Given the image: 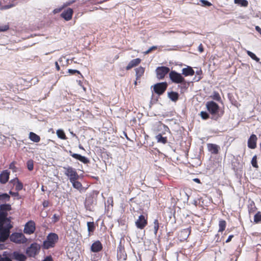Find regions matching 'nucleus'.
<instances>
[{
	"instance_id": "nucleus-1",
	"label": "nucleus",
	"mask_w": 261,
	"mask_h": 261,
	"mask_svg": "<svg viewBox=\"0 0 261 261\" xmlns=\"http://www.w3.org/2000/svg\"><path fill=\"white\" fill-rule=\"evenodd\" d=\"M206 111H202L199 114L203 120L209 119L217 121L224 113V110L216 101L209 100L205 103Z\"/></svg>"
},
{
	"instance_id": "nucleus-12",
	"label": "nucleus",
	"mask_w": 261,
	"mask_h": 261,
	"mask_svg": "<svg viewBox=\"0 0 261 261\" xmlns=\"http://www.w3.org/2000/svg\"><path fill=\"white\" fill-rule=\"evenodd\" d=\"M10 240L16 243H24L27 239L22 233H14L10 237Z\"/></svg>"
},
{
	"instance_id": "nucleus-46",
	"label": "nucleus",
	"mask_w": 261,
	"mask_h": 261,
	"mask_svg": "<svg viewBox=\"0 0 261 261\" xmlns=\"http://www.w3.org/2000/svg\"><path fill=\"white\" fill-rule=\"evenodd\" d=\"M251 164L253 168H258V165L257 164V155L255 154L252 158Z\"/></svg>"
},
{
	"instance_id": "nucleus-36",
	"label": "nucleus",
	"mask_w": 261,
	"mask_h": 261,
	"mask_svg": "<svg viewBox=\"0 0 261 261\" xmlns=\"http://www.w3.org/2000/svg\"><path fill=\"white\" fill-rule=\"evenodd\" d=\"M195 73L196 74V75L195 76V77L193 78L192 81L193 83L195 82H198L203 77L202 75L203 73L201 68L195 71Z\"/></svg>"
},
{
	"instance_id": "nucleus-40",
	"label": "nucleus",
	"mask_w": 261,
	"mask_h": 261,
	"mask_svg": "<svg viewBox=\"0 0 261 261\" xmlns=\"http://www.w3.org/2000/svg\"><path fill=\"white\" fill-rule=\"evenodd\" d=\"M0 198L2 202H6L10 199L9 193L0 192Z\"/></svg>"
},
{
	"instance_id": "nucleus-27",
	"label": "nucleus",
	"mask_w": 261,
	"mask_h": 261,
	"mask_svg": "<svg viewBox=\"0 0 261 261\" xmlns=\"http://www.w3.org/2000/svg\"><path fill=\"white\" fill-rule=\"evenodd\" d=\"M102 248V244L99 241L94 242L91 246V250L93 252H98L100 251Z\"/></svg>"
},
{
	"instance_id": "nucleus-31",
	"label": "nucleus",
	"mask_w": 261,
	"mask_h": 261,
	"mask_svg": "<svg viewBox=\"0 0 261 261\" xmlns=\"http://www.w3.org/2000/svg\"><path fill=\"white\" fill-rule=\"evenodd\" d=\"M136 71V79L139 80L140 77L143 75L145 72V68L142 66H140L135 69Z\"/></svg>"
},
{
	"instance_id": "nucleus-4",
	"label": "nucleus",
	"mask_w": 261,
	"mask_h": 261,
	"mask_svg": "<svg viewBox=\"0 0 261 261\" xmlns=\"http://www.w3.org/2000/svg\"><path fill=\"white\" fill-rule=\"evenodd\" d=\"M168 84L167 82H159L152 85L150 89L152 92V97L153 96L154 94H156L158 97H160L163 95L166 91Z\"/></svg>"
},
{
	"instance_id": "nucleus-6",
	"label": "nucleus",
	"mask_w": 261,
	"mask_h": 261,
	"mask_svg": "<svg viewBox=\"0 0 261 261\" xmlns=\"http://www.w3.org/2000/svg\"><path fill=\"white\" fill-rule=\"evenodd\" d=\"M64 170V174L68 178L69 181L79 179L80 176L77 172L76 170L73 167L67 166L63 167Z\"/></svg>"
},
{
	"instance_id": "nucleus-21",
	"label": "nucleus",
	"mask_w": 261,
	"mask_h": 261,
	"mask_svg": "<svg viewBox=\"0 0 261 261\" xmlns=\"http://www.w3.org/2000/svg\"><path fill=\"white\" fill-rule=\"evenodd\" d=\"M207 147L208 151L213 154H218L220 150V147L216 144L208 143Z\"/></svg>"
},
{
	"instance_id": "nucleus-53",
	"label": "nucleus",
	"mask_w": 261,
	"mask_h": 261,
	"mask_svg": "<svg viewBox=\"0 0 261 261\" xmlns=\"http://www.w3.org/2000/svg\"><path fill=\"white\" fill-rule=\"evenodd\" d=\"M158 46L153 45V46L150 47L147 50L144 51L143 53L144 55H147V54H149L150 53H151L152 51L158 49Z\"/></svg>"
},
{
	"instance_id": "nucleus-49",
	"label": "nucleus",
	"mask_w": 261,
	"mask_h": 261,
	"mask_svg": "<svg viewBox=\"0 0 261 261\" xmlns=\"http://www.w3.org/2000/svg\"><path fill=\"white\" fill-rule=\"evenodd\" d=\"M17 162L15 161H12L9 165V168L12 170L13 172L17 171V168L15 166Z\"/></svg>"
},
{
	"instance_id": "nucleus-64",
	"label": "nucleus",
	"mask_w": 261,
	"mask_h": 261,
	"mask_svg": "<svg viewBox=\"0 0 261 261\" xmlns=\"http://www.w3.org/2000/svg\"><path fill=\"white\" fill-rule=\"evenodd\" d=\"M255 29L256 32L259 33L260 34H261V28H260V27L259 26L256 25L255 27Z\"/></svg>"
},
{
	"instance_id": "nucleus-52",
	"label": "nucleus",
	"mask_w": 261,
	"mask_h": 261,
	"mask_svg": "<svg viewBox=\"0 0 261 261\" xmlns=\"http://www.w3.org/2000/svg\"><path fill=\"white\" fill-rule=\"evenodd\" d=\"M88 230L89 232H93L94 229V225L93 222H87Z\"/></svg>"
},
{
	"instance_id": "nucleus-15",
	"label": "nucleus",
	"mask_w": 261,
	"mask_h": 261,
	"mask_svg": "<svg viewBox=\"0 0 261 261\" xmlns=\"http://www.w3.org/2000/svg\"><path fill=\"white\" fill-rule=\"evenodd\" d=\"M73 14V9L71 8H68L61 13V14H60V16L61 18H63L65 21H68L72 19Z\"/></svg>"
},
{
	"instance_id": "nucleus-45",
	"label": "nucleus",
	"mask_w": 261,
	"mask_h": 261,
	"mask_svg": "<svg viewBox=\"0 0 261 261\" xmlns=\"http://www.w3.org/2000/svg\"><path fill=\"white\" fill-rule=\"evenodd\" d=\"M248 212H255L256 207L255 205V203L253 201H251L248 204Z\"/></svg>"
},
{
	"instance_id": "nucleus-28",
	"label": "nucleus",
	"mask_w": 261,
	"mask_h": 261,
	"mask_svg": "<svg viewBox=\"0 0 261 261\" xmlns=\"http://www.w3.org/2000/svg\"><path fill=\"white\" fill-rule=\"evenodd\" d=\"M29 139L34 143H38L40 141V137L33 132L29 133Z\"/></svg>"
},
{
	"instance_id": "nucleus-54",
	"label": "nucleus",
	"mask_w": 261,
	"mask_h": 261,
	"mask_svg": "<svg viewBox=\"0 0 261 261\" xmlns=\"http://www.w3.org/2000/svg\"><path fill=\"white\" fill-rule=\"evenodd\" d=\"M159 97L158 96H156L155 97H154V96H153V97L151 96V100H150V104H149V107L151 108V106L154 105V103H155L159 100Z\"/></svg>"
},
{
	"instance_id": "nucleus-9",
	"label": "nucleus",
	"mask_w": 261,
	"mask_h": 261,
	"mask_svg": "<svg viewBox=\"0 0 261 261\" xmlns=\"http://www.w3.org/2000/svg\"><path fill=\"white\" fill-rule=\"evenodd\" d=\"M40 246L37 243H32L26 249V254L31 257H34L39 252Z\"/></svg>"
},
{
	"instance_id": "nucleus-29",
	"label": "nucleus",
	"mask_w": 261,
	"mask_h": 261,
	"mask_svg": "<svg viewBox=\"0 0 261 261\" xmlns=\"http://www.w3.org/2000/svg\"><path fill=\"white\" fill-rule=\"evenodd\" d=\"M191 232L190 228H186L182 229L179 233V236L182 240H186Z\"/></svg>"
},
{
	"instance_id": "nucleus-7",
	"label": "nucleus",
	"mask_w": 261,
	"mask_h": 261,
	"mask_svg": "<svg viewBox=\"0 0 261 261\" xmlns=\"http://www.w3.org/2000/svg\"><path fill=\"white\" fill-rule=\"evenodd\" d=\"M63 149L64 151L68 153L74 159L81 162L84 164L88 165L90 163V159L86 156L82 155L79 153H73L71 150H68L64 147H63Z\"/></svg>"
},
{
	"instance_id": "nucleus-33",
	"label": "nucleus",
	"mask_w": 261,
	"mask_h": 261,
	"mask_svg": "<svg viewBox=\"0 0 261 261\" xmlns=\"http://www.w3.org/2000/svg\"><path fill=\"white\" fill-rule=\"evenodd\" d=\"M12 209L11 205L6 202L0 204V212H6V211H10Z\"/></svg>"
},
{
	"instance_id": "nucleus-34",
	"label": "nucleus",
	"mask_w": 261,
	"mask_h": 261,
	"mask_svg": "<svg viewBox=\"0 0 261 261\" xmlns=\"http://www.w3.org/2000/svg\"><path fill=\"white\" fill-rule=\"evenodd\" d=\"M234 3L241 7H247L249 3L247 0H234Z\"/></svg>"
},
{
	"instance_id": "nucleus-39",
	"label": "nucleus",
	"mask_w": 261,
	"mask_h": 261,
	"mask_svg": "<svg viewBox=\"0 0 261 261\" xmlns=\"http://www.w3.org/2000/svg\"><path fill=\"white\" fill-rule=\"evenodd\" d=\"M56 134L58 138L61 140H66L67 139L65 133L62 129H58L56 132Z\"/></svg>"
},
{
	"instance_id": "nucleus-17",
	"label": "nucleus",
	"mask_w": 261,
	"mask_h": 261,
	"mask_svg": "<svg viewBox=\"0 0 261 261\" xmlns=\"http://www.w3.org/2000/svg\"><path fill=\"white\" fill-rule=\"evenodd\" d=\"M193 83V81H187L185 77L182 79V81L178 83V88L180 89V93H184L186 91L191 83Z\"/></svg>"
},
{
	"instance_id": "nucleus-3",
	"label": "nucleus",
	"mask_w": 261,
	"mask_h": 261,
	"mask_svg": "<svg viewBox=\"0 0 261 261\" xmlns=\"http://www.w3.org/2000/svg\"><path fill=\"white\" fill-rule=\"evenodd\" d=\"M99 192L97 190H93L87 195L85 201V207L87 211H94V205L96 204L97 197Z\"/></svg>"
},
{
	"instance_id": "nucleus-14",
	"label": "nucleus",
	"mask_w": 261,
	"mask_h": 261,
	"mask_svg": "<svg viewBox=\"0 0 261 261\" xmlns=\"http://www.w3.org/2000/svg\"><path fill=\"white\" fill-rule=\"evenodd\" d=\"M257 137L256 135L252 133L247 141V146L249 148L254 149L257 147Z\"/></svg>"
},
{
	"instance_id": "nucleus-56",
	"label": "nucleus",
	"mask_w": 261,
	"mask_h": 261,
	"mask_svg": "<svg viewBox=\"0 0 261 261\" xmlns=\"http://www.w3.org/2000/svg\"><path fill=\"white\" fill-rule=\"evenodd\" d=\"M77 0H71L66 2V3H64L62 5L64 8L66 7L67 6L71 5L74 3L76 2Z\"/></svg>"
},
{
	"instance_id": "nucleus-43",
	"label": "nucleus",
	"mask_w": 261,
	"mask_h": 261,
	"mask_svg": "<svg viewBox=\"0 0 261 261\" xmlns=\"http://www.w3.org/2000/svg\"><path fill=\"white\" fill-rule=\"evenodd\" d=\"M219 229L218 230L219 232H222L223 231H224L225 230V227H226L225 221L222 220H220L219 223Z\"/></svg>"
},
{
	"instance_id": "nucleus-25",
	"label": "nucleus",
	"mask_w": 261,
	"mask_h": 261,
	"mask_svg": "<svg viewBox=\"0 0 261 261\" xmlns=\"http://www.w3.org/2000/svg\"><path fill=\"white\" fill-rule=\"evenodd\" d=\"M141 62L140 58H137L132 60L125 67L126 70H129L133 67H137Z\"/></svg>"
},
{
	"instance_id": "nucleus-41",
	"label": "nucleus",
	"mask_w": 261,
	"mask_h": 261,
	"mask_svg": "<svg viewBox=\"0 0 261 261\" xmlns=\"http://www.w3.org/2000/svg\"><path fill=\"white\" fill-rule=\"evenodd\" d=\"M12 188H13V187L11 189H12ZM9 194L10 196H11L12 197H13L14 198V199L20 200V199H21V196H20L19 195V192H17V191L13 192L12 191V189H11L9 191Z\"/></svg>"
},
{
	"instance_id": "nucleus-5",
	"label": "nucleus",
	"mask_w": 261,
	"mask_h": 261,
	"mask_svg": "<svg viewBox=\"0 0 261 261\" xmlns=\"http://www.w3.org/2000/svg\"><path fill=\"white\" fill-rule=\"evenodd\" d=\"M59 239L58 236L55 233H50L47 239L43 242V246L44 249H47L54 247Z\"/></svg>"
},
{
	"instance_id": "nucleus-37",
	"label": "nucleus",
	"mask_w": 261,
	"mask_h": 261,
	"mask_svg": "<svg viewBox=\"0 0 261 261\" xmlns=\"http://www.w3.org/2000/svg\"><path fill=\"white\" fill-rule=\"evenodd\" d=\"M145 141L143 143V145L145 147H147L148 146H152L153 145V142L151 141L150 137L147 135L145 134L144 136Z\"/></svg>"
},
{
	"instance_id": "nucleus-62",
	"label": "nucleus",
	"mask_w": 261,
	"mask_h": 261,
	"mask_svg": "<svg viewBox=\"0 0 261 261\" xmlns=\"http://www.w3.org/2000/svg\"><path fill=\"white\" fill-rule=\"evenodd\" d=\"M198 51H199L200 53H202V52H203V51H204V47H203V45H202L201 43H200V44L199 45V46H198Z\"/></svg>"
},
{
	"instance_id": "nucleus-11",
	"label": "nucleus",
	"mask_w": 261,
	"mask_h": 261,
	"mask_svg": "<svg viewBox=\"0 0 261 261\" xmlns=\"http://www.w3.org/2000/svg\"><path fill=\"white\" fill-rule=\"evenodd\" d=\"M169 71L170 68L167 66H158L155 69L156 77L159 80L164 79L165 75L168 73Z\"/></svg>"
},
{
	"instance_id": "nucleus-60",
	"label": "nucleus",
	"mask_w": 261,
	"mask_h": 261,
	"mask_svg": "<svg viewBox=\"0 0 261 261\" xmlns=\"http://www.w3.org/2000/svg\"><path fill=\"white\" fill-rule=\"evenodd\" d=\"M192 204H193L194 205L197 206L198 204H199L200 203V199H193V201L191 202Z\"/></svg>"
},
{
	"instance_id": "nucleus-47",
	"label": "nucleus",
	"mask_w": 261,
	"mask_h": 261,
	"mask_svg": "<svg viewBox=\"0 0 261 261\" xmlns=\"http://www.w3.org/2000/svg\"><path fill=\"white\" fill-rule=\"evenodd\" d=\"M67 73L71 75H74L76 73L77 74L80 75V76L83 78V76L81 73V72L77 69H68Z\"/></svg>"
},
{
	"instance_id": "nucleus-20",
	"label": "nucleus",
	"mask_w": 261,
	"mask_h": 261,
	"mask_svg": "<svg viewBox=\"0 0 261 261\" xmlns=\"http://www.w3.org/2000/svg\"><path fill=\"white\" fill-rule=\"evenodd\" d=\"M231 166L232 169L236 175H238L239 172H242L243 165L239 162L238 159H236L235 161L232 162Z\"/></svg>"
},
{
	"instance_id": "nucleus-59",
	"label": "nucleus",
	"mask_w": 261,
	"mask_h": 261,
	"mask_svg": "<svg viewBox=\"0 0 261 261\" xmlns=\"http://www.w3.org/2000/svg\"><path fill=\"white\" fill-rule=\"evenodd\" d=\"M59 217H60V216L59 215H57L56 214H55L53 216V217L52 218V219H53L52 221L53 222H57L59 219Z\"/></svg>"
},
{
	"instance_id": "nucleus-10",
	"label": "nucleus",
	"mask_w": 261,
	"mask_h": 261,
	"mask_svg": "<svg viewBox=\"0 0 261 261\" xmlns=\"http://www.w3.org/2000/svg\"><path fill=\"white\" fill-rule=\"evenodd\" d=\"M169 77L172 83L178 84L182 81V79L184 77L181 73L177 72L175 70H171L169 73Z\"/></svg>"
},
{
	"instance_id": "nucleus-32",
	"label": "nucleus",
	"mask_w": 261,
	"mask_h": 261,
	"mask_svg": "<svg viewBox=\"0 0 261 261\" xmlns=\"http://www.w3.org/2000/svg\"><path fill=\"white\" fill-rule=\"evenodd\" d=\"M70 182L72 184V186L74 189H76L80 191L83 190L84 188L83 185L81 182L78 181V179L71 180Z\"/></svg>"
},
{
	"instance_id": "nucleus-51",
	"label": "nucleus",
	"mask_w": 261,
	"mask_h": 261,
	"mask_svg": "<svg viewBox=\"0 0 261 261\" xmlns=\"http://www.w3.org/2000/svg\"><path fill=\"white\" fill-rule=\"evenodd\" d=\"M254 222L258 223L261 222V213H256L254 216Z\"/></svg>"
},
{
	"instance_id": "nucleus-23",
	"label": "nucleus",
	"mask_w": 261,
	"mask_h": 261,
	"mask_svg": "<svg viewBox=\"0 0 261 261\" xmlns=\"http://www.w3.org/2000/svg\"><path fill=\"white\" fill-rule=\"evenodd\" d=\"M179 94L176 91L171 90L167 92V97L172 102H176L179 99Z\"/></svg>"
},
{
	"instance_id": "nucleus-61",
	"label": "nucleus",
	"mask_w": 261,
	"mask_h": 261,
	"mask_svg": "<svg viewBox=\"0 0 261 261\" xmlns=\"http://www.w3.org/2000/svg\"><path fill=\"white\" fill-rule=\"evenodd\" d=\"M49 202L47 200H44L42 202V205L43 208H46L48 206Z\"/></svg>"
},
{
	"instance_id": "nucleus-35",
	"label": "nucleus",
	"mask_w": 261,
	"mask_h": 261,
	"mask_svg": "<svg viewBox=\"0 0 261 261\" xmlns=\"http://www.w3.org/2000/svg\"><path fill=\"white\" fill-rule=\"evenodd\" d=\"M210 97L213 99L212 100L218 102H222L221 96L218 92L214 91Z\"/></svg>"
},
{
	"instance_id": "nucleus-44",
	"label": "nucleus",
	"mask_w": 261,
	"mask_h": 261,
	"mask_svg": "<svg viewBox=\"0 0 261 261\" xmlns=\"http://www.w3.org/2000/svg\"><path fill=\"white\" fill-rule=\"evenodd\" d=\"M15 190L17 192H19L22 190L23 188V183L20 180H18V181L16 183Z\"/></svg>"
},
{
	"instance_id": "nucleus-24",
	"label": "nucleus",
	"mask_w": 261,
	"mask_h": 261,
	"mask_svg": "<svg viewBox=\"0 0 261 261\" xmlns=\"http://www.w3.org/2000/svg\"><path fill=\"white\" fill-rule=\"evenodd\" d=\"M113 198L112 197H109L105 202V212H110L113 211Z\"/></svg>"
},
{
	"instance_id": "nucleus-13",
	"label": "nucleus",
	"mask_w": 261,
	"mask_h": 261,
	"mask_svg": "<svg viewBox=\"0 0 261 261\" xmlns=\"http://www.w3.org/2000/svg\"><path fill=\"white\" fill-rule=\"evenodd\" d=\"M11 260L26 261L27 257L23 253L18 251H15L10 253Z\"/></svg>"
},
{
	"instance_id": "nucleus-19",
	"label": "nucleus",
	"mask_w": 261,
	"mask_h": 261,
	"mask_svg": "<svg viewBox=\"0 0 261 261\" xmlns=\"http://www.w3.org/2000/svg\"><path fill=\"white\" fill-rule=\"evenodd\" d=\"M35 230V223L30 221L27 222L24 226V232L27 234H32L33 233Z\"/></svg>"
},
{
	"instance_id": "nucleus-16",
	"label": "nucleus",
	"mask_w": 261,
	"mask_h": 261,
	"mask_svg": "<svg viewBox=\"0 0 261 261\" xmlns=\"http://www.w3.org/2000/svg\"><path fill=\"white\" fill-rule=\"evenodd\" d=\"M135 223L137 228L142 229L147 224V218L144 215H140L136 220Z\"/></svg>"
},
{
	"instance_id": "nucleus-38",
	"label": "nucleus",
	"mask_w": 261,
	"mask_h": 261,
	"mask_svg": "<svg viewBox=\"0 0 261 261\" xmlns=\"http://www.w3.org/2000/svg\"><path fill=\"white\" fill-rule=\"evenodd\" d=\"M247 55L250 57L252 60L255 61L261 65V62H260V59L256 56V55L253 52L250 50H247L246 51Z\"/></svg>"
},
{
	"instance_id": "nucleus-18",
	"label": "nucleus",
	"mask_w": 261,
	"mask_h": 261,
	"mask_svg": "<svg viewBox=\"0 0 261 261\" xmlns=\"http://www.w3.org/2000/svg\"><path fill=\"white\" fill-rule=\"evenodd\" d=\"M10 174V171L8 169L3 170L0 173V183L6 184L9 179Z\"/></svg>"
},
{
	"instance_id": "nucleus-58",
	"label": "nucleus",
	"mask_w": 261,
	"mask_h": 261,
	"mask_svg": "<svg viewBox=\"0 0 261 261\" xmlns=\"http://www.w3.org/2000/svg\"><path fill=\"white\" fill-rule=\"evenodd\" d=\"M19 179L16 177L14 178L13 179H12L9 181V184H13V186H14L16 185V183L19 180Z\"/></svg>"
},
{
	"instance_id": "nucleus-57",
	"label": "nucleus",
	"mask_w": 261,
	"mask_h": 261,
	"mask_svg": "<svg viewBox=\"0 0 261 261\" xmlns=\"http://www.w3.org/2000/svg\"><path fill=\"white\" fill-rule=\"evenodd\" d=\"M63 8H64L63 7V6H61V7H60L59 8L55 9L53 11V13L54 14H56L59 13V12H60L63 9Z\"/></svg>"
},
{
	"instance_id": "nucleus-50",
	"label": "nucleus",
	"mask_w": 261,
	"mask_h": 261,
	"mask_svg": "<svg viewBox=\"0 0 261 261\" xmlns=\"http://www.w3.org/2000/svg\"><path fill=\"white\" fill-rule=\"evenodd\" d=\"M166 144H167V149L170 151H173V152H175V150H176V148L174 147V146L173 145L174 144L171 143V142H168V143H167Z\"/></svg>"
},
{
	"instance_id": "nucleus-42",
	"label": "nucleus",
	"mask_w": 261,
	"mask_h": 261,
	"mask_svg": "<svg viewBox=\"0 0 261 261\" xmlns=\"http://www.w3.org/2000/svg\"><path fill=\"white\" fill-rule=\"evenodd\" d=\"M27 168L28 170L31 171L34 169V161L32 159H29L26 163Z\"/></svg>"
},
{
	"instance_id": "nucleus-22",
	"label": "nucleus",
	"mask_w": 261,
	"mask_h": 261,
	"mask_svg": "<svg viewBox=\"0 0 261 261\" xmlns=\"http://www.w3.org/2000/svg\"><path fill=\"white\" fill-rule=\"evenodd\" d=\"M181 71L182 72L181 73L184 77L188 76H192L195 73V71L193 67L188 65H186V67L183 68Z\"/></svg>"
},
{
	"instance_id": "nucleus-2",
	"label": "nucleus",
	"mask_w": 261,
	"mask_h": 261,
	"mask_svg": "<svg viewBox=\"0 0 261 261\" xmlns=\"http://www.w3.org/2000/svg\"><path fill=\"white\" fill-rule=\"evenodd\" d=\"M7 213H0V242H4L10 236V229L12 227Z\"/></svg>"
},
{
	"instance_id": "nucleus-63",
	"label": "nucleus",
	"mask_w": 261,
	"mask_h": 261,
	"mask_svg": "<svg viewBox=\"0 0 261 261\" xmlns=\"http://www.w3.org/2000/svg\"><path fill=\"white\" fill-rule=\"evenodd\" d=\"M43 261H53V258L50 256H46Z\"/></svg>"
},
{
	"instance_id": "nucleus-8",
	"label": "nucleus",
	"mask_w": 261,
	"mask_h": 261,
	"mask_svg": "<svg viewBox=\"0 0 261 261\" xmlns=\"http://www.w3.org/2000/svg\"><path fill=\"white\" fill-rule=\"evenodd\" d=\"M153 128L155 131L158 132V134H161V135H165L166 133H168L169 134H171L168 126L163 123L161 121L156 122L154 124Z\"/></svg>"
},
{
	"instance_id": "nucleus-26",
	"label": "nucleus",
	"mask_w": 261,
	"mask_h": 261,
	"mask_svg": "<svg viewBox=\"0 0 261 261\" xmlns=\"http://www.w3.org/2000/svg\"><path fill=\"white\" fill-rule=\"evenodd\" d=\"M136 197L131 198L129 199V203L126 206L129 208L130 211H133L134 212H139L138 210H135V206H137L138 203Z\"/></svg>"
},
{
	"instance_id": "nucleus-30",
	"label": "nucleus",
	"mask_w": 261,
	"mask_h": 261,
	"mask_svg": "<svg viewBox=\"0 0 261 261\" xmlns=\"http://www.w3.org/2000/svg\"><path fill=\"white\" fill-rule=\"evenodd\" d=\"M163 135H161V134H158L155 136V139L158 143H162L164 144L168 143L167 137L164 136Z\"/></svg>"
},
{
	"instance_id": "nucleus-48",
	"label": "nucleus",
	"mask_w": 261,
	"mask_h": 261,
	"mask_svg": "<svg viewBox=\"0 0 261 261\" xmlns=\"http://www.w3.org/2000/svg\"><path fill=\"white\" fill-rule=\"evenodd\" d=\"M201 3V6L204 7H209L213 5V4L208 0H199Z\"/></svg>"
},
{
	"instance_id": "nucleus-55",
	"label": "nucleus",
	"mask_w": 261,
	"mask_h": 261,
	"mask_svg": "<svg viewBox=\"0 0 261 261\" xmlns=\"http://www.w3.org/2000/svg\"><path fill=\"white\" fill-rule=\"evenodd\" d=\"M10 28V27L8 24H5L1 25H0V32H5L8 31Z\"/></svg>"
}]
</instances>
